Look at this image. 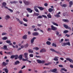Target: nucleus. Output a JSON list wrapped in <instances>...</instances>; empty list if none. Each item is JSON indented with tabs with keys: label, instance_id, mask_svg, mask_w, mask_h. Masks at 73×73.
Listing matches in <instances>:
<instances>
[{
	"label": "nucleus",
	"instance_id": "nucleus-1",
	"mask_svg": "<svg viewBox=\"0 0 73 73\" xmlns=\"http://www.w3.org/2000/svg\"><path fill=\"white\" fill-rule=\"evenodd\" d=\"M28 53H25L24 54V55L25 56V58L26 59L23 58L22 61H28V60L29 59L28 57Z\"/></svg>",
	"mask_w": 73,
	"mask_h": 73
},
{
	"label": "nucleus",
	"instance_id": "nucleus-2",
	"mask_svg": "<svg viewBox=\"0 0 73 73\" xmlns=\"http://www.w3.org/2000/svg\"><path fill=\"white\" fill-rule=\"evenodd\" d=\"M23 1L25 5H29L30 4V2L29 1H27L25 0H24Z\"/></svg>",
	"mask_w": 73,
	"mask_h": 73
},
{
	"label": "nucleus",
	"instance_id": "nucleus-3",
	"mask_svg": "<svg viewBox=\"0 0 73 73\" xmlns=\"http://www.w3.org/2000/svg\"><path fill=\"white\" fill-rule=\"evenodd\" d=\"M6 5H7V3H6L5 2H3L2 3V8L5 7V8H6V9H7V8H8V7H6Z\"/></svg>",
	"mask_w": 73,
	"mask_h": 73
},
{
	"label": "nucleus",
	"instance_id": "nucleus-4",
	"mask_svg": "<svg viewBox=\"0 0 73 73\" xmlns=\"http://www.w3.org/2000/svg\"><path fill=\"white\" fill-rule=\"evenodd\" d=\"M51 30L53 31H56L57 30V27H54L53 25L51 26Z\"/></svg>",
	"mask_w": 73,
	"mask_h": 73
},
{
	"label": "nucleus",
	"instance_id": "nucleus-5",
	"mask_svg": "<svg viewBox=\"0 0 73 73\" xmlns=\"http://www.w3.org/2000/svg\"><path fill=\"white\" fill-rule=\"evenodd\" d=\"M35 39H36V37H34L33 38H32L31 40V44H33L34 42V41Z\"/></svg>",
	"mask_w": 73,
	"mask_h": 73
},
{
	"label": "nucleus",
	"instance_id": "nucleus-6",
	"mask_svg": "<svg viewBox=\"0 0 73 73\" xmlns=\"http://www.w3.org/2000/svg\"><path fill=\"white\" fill-rule=\"evenodd\" d=\"M27 9L29 13H32V12H33V10H31V8H27Z\"/></svg>",
	"mask_w": 73,
	"mask_h": 73
},
{
	"label": "nucleus",
	"instance_id": "nucleus-7",
	"mask_svg": "<svg viewBox=\"0 0 73 73\" xmlns=\"http://www.w3.org/2000/svg\"><path fill=\"white\" fill-rule=\"evenodd\" d=\"M66 60L67 61H69L70 62H73V60L70 59V58H66Z\"/></svg>",
	"mask_w": 73,
	"mask_h": 73
},
{
	"label": "nucleus",
	"instance_id": "nucleus-8",
	"mask_svg": "<svg viewBox=\"0 0 73 73\" xmlns=\"http://www.w3.org/2000/svg\"><path fill=\"white\" fill-rule=\"evenodd\" d=\"M46 50L44 48H42V49H41L40 52V53H42V52H46Z\"/></svg>",
	"mask_w": 73,
	"mask_h": 73
},
{
	"label": "nucleus",
	"instance_id": "nucleus-9",
	"mask_svg": "<svg viewBox=\"0 0 73 73\" xmlns=\"http://www.w3.org/2000/svg\"><path fill=\"white\" fill-rule=\"evenodd\" d=\"M50 71L51 72H56L57 71V69L56 68H55L54 69H51L50 70Z\"/></svg>",
	"mask_w": 73,
	"mask_h": 73
},
{
	"label": "nucleus",
	"instance_id": "nucleus-10",
	"mask_svg": "<svg viewBox=\"0 0 73 73\" xmlns=\"http://www.w3.org/2000/svg\"><path fill=\"white\" fill-rule=\"evenodd\" d=\"M39 33L37 32H35L33 33V36H37V35H38Z\"/></svg>",
	"mask_w": 73,
	"mask_h": 73
},
{
	"label": "nucleus",
	"instance_id": "nucleus-11",
	"mask_svg": "<svg viewBox=\"0 0 73 73\" xmlns=\"http://www.w3.org/2000/svg\"><path fill=\"white\" fill-rule=\"evenodd\" d=\"M58 57L57 56H55V58H54V61H57L58 60Z\"/></svg>",
	"mask_w": 73,
	"mask_h": 73
},
{
	"label": "nucleus",
	"instance_id": "nucleus-12",
	"mask_svg": "<svg viewBox=\"0 0 73 73\" xmlns=\"http://www.w3.org/2000/svg\"><path fill=\"white\" fill-rule=\"evenodd\" d=\"M3 70H5V72L6 73H8V68H5L3 69Z\"/></svg>",
	"mask_w": 73,
	"mask_h": 73
},
{
	"label": "nucleus",
	"instance_id": "nucleus-13",
	"mask_svg": "<svg viewBox=\"0 0 73 73\" xmlns=\"http://www.w3.org/2000/svg\"><path fill=\"white\" fill-rule=\"evenodd\" d=\"M5 18L6 20H8V19L10 18V16H9L8 15H7L6 16Z\"/></svg>",
	"mask_w": 73,
	"mask_h": 73
},
{
	"label": "nucleus",
	"instance_id": "nucleus-14",
	"mask_svg": "<svg viewBox=\"0 0 73 73\" xmlns=\"http://www.w3.org/2000/svg\"><path fill=\"white\" fill-rule=\"evenodd\" d=\"M60 6L62 7H64V8H66V7H67V5L66 4H64V5H60Z\"/></svg>",
	"mask_w": 73,
	"mask_h": 73
},
{
	"label": "nucleus",
	"instance_id": "nucleus-15",
	"mask_svg": "<svg viewBox=\"0 0 73 73\" xmlns=\"http://www.w3.org/2000/svg\"><path fill=\"white\" fill-rule=\"evenodd\" d=\"M37 8H38L41 11H42L43 10H44V8L43 7H37Z\"/></svg>",
	"mask_w": 73,
	"mask_h": 73
},
{
	"label": "nucleus",
	"instance_id": "nucleus-16",
	"mask_svg": "<svg viewBox=\"0 0 73 73\" xmlns=\"http://www.w3.org/2000/svg\"><path fill=\"white\" fill-rule=\"evenodd\" d=\"M29 52L30 53H33V50L31 49H29L28 50Z\"/></svg>",
	"mask_w": 73,
	"mask_h": 73
},
{
	"label": "nucleus",
	"instance_id": "nucleus-17",
	"mask_svg": "<svg viewBox=\"0 0 73 73\" xmlns=\"http://www.w3.org/2000/svg\"><path fill=\"white\" fill-rule=\"evenodd\" d=\"M18 58L20 60L23 59V56L21 55H20L19 56Z\"/></svg>",
	"mask_w": 73,
	"mask_h": 73
},
{
	"label": "nucleus",
	"instance_id": "nucleus-18",
	"mask_svg": "<svg viewBox=\"0 0 73 73\" xmlns=\"http://www.w3.org/2000/svg\"><path fill=\"white\" fill-rule=\"evenodd\" d=\"M47 16L48 17V18H52V16H51V15H50V13H49L47 15Z\"/></svg>",
	"mask_w": 73,
	"mask_h": 73
},
{
	"label": "nucleus",
	"instance_id": "nucleus-19",
	"mask_svg": "<svg viewBox=\"0 0 73 73\" xmlns=\"http://www.w3.org/2000/svg\"><path fill=\"white\" fill-rule=\"evenodd\" d=\"M34 16H38L39 15V13H35L33 14Z\"/></svg>",
	"mask_w": 73,
	"mask_h": 73
},
{
	"label": "nucleus",
	"instance_id": "nucleus-20",
	"mask_svg": "<svg viewBox=\"0 0 73 73\" xmlns=\"http://www.w3.org/2000/svg\"><path fill=\"white\" fill-rule=\"evenodd\" d=\"M53 11V9L50 8L48 9V12H52Z\"/></svg>",
	"mask_w": 73,
	"mask_h": 73
},
{
	"label": "nucleus",
	"instance_id": "nucleus-21",
	"mask_svg": "<svg viewBox=\"0 0 73 73\" xmlns=\"http://www.w3.org/2000/svg\"><path fill=\"white\" fill-rule=\"evenodd\" d=\"M37 61L39 64H41V63H42V61L40 60H37Z\"/></svg>",
	"mask_w": 73,
	"mask_h": 73
},
{
	"label": "nucleus",
	"instance_id": "nucleus-22",
	"mask_svg": "<svg viewBox=\"0 0 73 73\" xmlns=\"http://www.w3.org/2000/svg\"><path fill=\"white\" fill-rule=\"evenodd\" d=\"M46 44H47V45H50L51 44V42H50V41H47L46 42Z\"/></svg>",
	"mask_w": 73,
	"mask_h": 73
},
{
	"label": "nucleus",
	"instance_id": "nucleus-23",
	"mask_svg": "<svg viewBox=\"0 0 73 73\" xmlns=\"http://www.w3.org/2000/svg\"><path fill=\"white\" fill-rule=\"evenodd\" d=\"M52 46H55V47H56L57 46V45L56 44H54V43H53L52 44Z\"/></svg>",
	"mask_w": 73,
	"mask_h": 73
},
{
	"label": "nucleus",
	"instance_id": "nucleus-24",
	"mask_svg": "<svg viewBox=\"0 0 73 73\" xmlns=\"http://www.w3.org/2000/svg\"><path fill=\"white\" fill-rule=\"evenodd\" d=\"M64 28H65L66 29H68V26L67 25H66L65 24L64 25Z\"/></svg>",
	"mask_w": 73,
	"mask_h": 73
},
{
	"label": "nucleus",
	"instance_id": "nucleus-25",
	"mask_svg": "<svg viewBox=\"0 0 73 73\" xmlns=\"http://www.w3.org/2000/svg\"><path fill=\"white\" fill-rule=\"evenodd\" d=\"M50 50H51V51H52V52H55V53H56L57 52V51L54 50V49H53V48H51L50 49Z\"/></svg>",
	"mask_w": 73,
	"mask_h": 73
},
{
	"label": "nucleus",
	"instance_id": "nucleus-26",
	"mask_svg": "<svg viewBox=\"0 0 73 73\" xmlns=\"http://www.w3.org/2000/svg\"><path fill=\"white\" fill-rule=\"evenodd\" d=\"M33 49H34V50H37L39 49V48L37 47H35L33 48Z\"/></svg>",
	"mask_w": 73,
	"mask_h": 73
},
{
	"label": "nucleus",
	"instance_id": "nucleus-27",
	"mask_svg": "<svg viewBox=\"0 0 73 73\" xmlns=\"http://www.w3.org/2000/svg\"><path fill=\"white\" fill-rule=\"evenodd\" d=\"M3 49H4V50H7V46L4 45L3 46Z\"/></svg>",
	"mask_w": 73,
	"mask_h": 73
},
{
	"label": "nucleus",
	"instance_id": "nucleus-28",
	"mask_svg": "<svg viewBox=\"0 0 73 73\" xmlns=\"http://www.w3.org/2000/svg\"><path fill=\"white\" fill-rule=\"evenodd\" d=\"M6 8H7V9L8 10H9V11H10V12H11L12 13V12H13V10L10 9H9L8 8V7H6Z\"/></svg>",
	"mask_w": 73,
	"mask_h": 73
},
{
	"label": "nucleus",
	"instance_id": "nucleus-29",
	"mask_svg": "<svg viewBox=\"0 0 73 73\" xmlns=\"http://www.w3.org/2000/svg\"><path fill=\"white\" fill-rule=\"evenodd\" d=\"M20 63V62L19 61H17L16 62H15V65H17Z\"/></svg>",
	"mask_w": 73,
	"mask_h": 73
},
{
	"label": "nucleus",
	"instance_id": "nucleus-30",
	"mask_svg": "<svg viewBox=\"0 0 73 73\" xmlns=\"http://www.w3.org/2000/svg\"><path fill=\"white\" fill-rule=\"evenodd\" d=\"M62 46H66V45H67L66 43H63L62 44Z\"/></svg>",
	"mask_w": 73,
	"mask_h": 73
},
{
	"label": "nucleus",
	"instance_id": "nucleus-31",
	"mask_svg": "<svg viewBox=\"0 0 73 73\" xmlns=\"http://www.w3.org/2000/svg\"><path fill=\"white\" fill-rule=\"evenodd\" d=\"M27 35H25L24 36H23V39H27Z\"/></svg>",
	"mask_w": 73,
	"mask_h": 73
},
{
	"label": "nucleus",
	"instance_id": "nucleus-32",
	"mask_svg": "<svg viewBox=\"0 0 73 73\" xmlns=\"http://www.w3.org/2000/svg\"><path fill=\"white\" fill-rule=\"evenodd\" d=\"M14 57H15V60H17L18 58V55H14Z\"/></svg>",
	"mask_w": 73,
	"mask_h": 73
},
{
	"label": "nucleus",
	"instance_id": "nucleus-33",
	"mask_svg": "<svg viewBox=\"0 0 73 73\" xmlns=\"http://www.w3.org/2000/svg\"><path fill=\"white\" fill-rule=\"evenodd\" d=\"M52 64V62H49L48 63H45L44 64L45 65H49V64Z\"/></svg>",
	"mask_w": 73,
	"mask_h": 73
},
{
	"label": "nucleus",
	"instance_id": "nucleus-34",
	"mask_svg": "<svg viewBox=\"0 0 73 73\" xmlns=\"http://www.w3.org/2000/svg\"><path fill=\"white\" fill-rule=\"evenodd\" d=\"M42 17L41 15H39V16H38L37 17V19H41Z\"/></svg>",
	"mask_w": 73,
	"mask_h": 73
},
{
	"label": "nucleus",
	"instance_id": "nucleus-35",
	"mask_svg": "<svg viewBox=\"0 0 73 73\" xmlns=\"http://www.w3.org/2000/svg\"><path fill=\"white\" fill-rule=\"evenodd\" d=\"M17 3V2L15 1L13 2H10V3H11V4H13V3H14V4H16V3Z\"/></svg>",
	"mask_w": 73,
	"mask_h": 73
},
{
	"label": "nucleus",
	"instance_id": "nucleus-36",
	"mask_svg": "<svg viewBox=\"0 0 73 73\" xmlns=\"http://www.w3.org/2000/svg\"><path fill=\"white\" fill-rule=\"evenodd\" d=\"M52 23H53V24L54 25H56V26H57V27H58V24L54 22H53Z\"/></svg>",
	"mask_w": 73,
	"mask_h": 73
},
{
	"label": "nucleus",
	"instance_id": "nucleus-37",
	"mask_svg": "<svg viewBox=\"0 0 73 73\" xmlns=\"http://www.w3.org/2000/svg\"><path fill=\"white\" fill-rule=\"evenodd\" d=\"M61 70H64V71H65V72H66L67 71V70H66L65 69V68H62Z\"/></svg>",
	"mask_w": 73,
	"mask_h": 73
},
{
	"label": "nucleus",
	"instance_id": "nucleus-38",
	"mask_svg": "<svg viewBox=\"0 0 73 73\" xmlns=\"http://www.w3.org/2000/svg\"><path fill=\"white\" fill-rule=\"evenodd\" d=\"M6 42L7 43H8V44H10L11 42V41L8 40H7Z\"/></svg>",
	"mask_w": 73,
	"mask_h": 73
},
{
	"label": "nucleus",
	"instance_id": "nucleus-39",
	"mask_svg": "<svg viewBox=\"0 0 73 73\" xmlns=\"http://www.w3.org/2000/svg\"><path fill=\"white\" fill-rule=\"evenodd\" d=\"M7 36H5L2 38L3 40H7Z\"/></svg>",
	"mask_w": 73,
	"mask_h": 73
},
{
	"label": "nucleus",
	"instance_id": "nucleus-40",
	"mask_svg": "<svg viewBox=\"0 0 73 73\" xmlns=\"http://www.w3.org/2000/svg\"><path fill=\"white\" fill-rule=\"evenodd\" d=\"M68 32V30H65L63 32V33H65H65H67Z\"/></svg>",
	"mask_w": 73,
	"mask_h": 73
},
{
	"label": "nucleus",
	"instance_id": "nucleus-41",
	"mask_svg": "<svg viewBox=\"0 0 73 73\" xmlns=\"http://www.w3.org/2000/svg\"><path fill=\"white\" fill-rule=\"evenodd\" d=\"M2 65H4V66H6V63L5 62H3L2 63Z\"/></svg>",
	"mask_w": 73,
	"mask_h": 73
},
{
	"label": "nucleus",
	"instance_id": "nucleus-42",
	"mask_svg": "<svg viewBox=\"0 0 73 73\" xmlns=\"http://www.w3.org/2000/svg\"><path fill=\"white\" fill-rule=\"evenodd\" d=\"M56 53H57V54H59L60 55H61V53L60 52H59V51H57L56 52Z\"/></svg>",
	"mask_w": 73,
	"mask_h": 73
},
{
	"label": "nucleus",
	"instance_id": "nucleus-43",
	"mask_svg": "<svg viewBox=\"0 0 73 73\" xmlns=\"http://www.w3.org/2000/svg\"><path fill=\"white\" fill-rule=\"evenodd\" d=\"M66 13H66V12L65 13H63V16H65V15H66Z\"/></svg>",
	"mask_w": 73,
	"mask_h": 73
},
{
	"label": "nucleus",
	"instance_id": "nucleus-44",
	"mask_svg": "<svg viewBox=\"0 0 73 73\" xmlns=\"http://www.w3.org/2000/svg\"><path fill=\"white\" fill-rule=\"evenodd\" d=\"M67 45H68V46H70V42H67Z\"/></svg>",
	"mask_w": 73,
	"mask_h": 73
},
{
	"label": "nucleus",
	"instance_id": "nucleus-45",
	"mask_svg": "<svg viewBox=\"0 0 73 73\" xmlns=\"http://www.w3.org/2000/svg\"><path fill=\"white\" fill-rule=\"evenodd\" d=\"M55 16H56L57 17H60V15L58 14H57Z\"/></svg>",
	"mask_w": 73,
	"mask_h": 73
},
{
	"label": "nucleus",
	"instance_id": "nucleus-46",
	"mask_svg": "<svg viewBox=\"0 0 73 73\" xmlns=\"http://www.w3.org/2000/svg\"><path fill=\"white\" fill-rule=\"evenodd\" d=\"M51 29H50V28H48V29H47V31L48 32H50L51 31Z\"/></svg>",
	"mask_w": 73,
	"mask_h": 73
},
{
	"label": "nucleus",
	"instance_id": "nucleus-47",
	"mask_svg": "<svg viewBox=\"0 0 73 73\" xmlns=\"http://www.w3.org/2000/svg\"><path fill=\"white\" fill-rule=\"evenodd\" d=\"M23 21H25V22H28V20L27 19H26L25 18H24L23 19Z\"/></svg>",
	"mask_w": 73,
	"mask_h": 73
},
{
	"label": "nucleus",
	"instance_id": "nucleus-48",
	"mask_svg": "<svg viewBox=\"0 0 73 73\" xmlns=\"http://www.w3.org/2000/svg\"><path fill=\"white\" fill-rule=\"evenodd\" d=\"M29 56L30 57H33V54H31L29 55Z\"/></svg>",
	"mask_w": 73,
	"mask_h": 73
},
{
	"label": "nucleus",
	"instance_id": "nucleus-49",
	"mask_svg": "<svg viewBox=\"0 0 73 73\" xmlns=\"http://www.w3.org/2000/svg\"><path fill=\"white\" fill-rule=\"evenodd\" d=\"M14 57H15V55H11L10 57V58H13Z\"/></svg>",
	"mask_w": 73,
	"mask_h": 73
},
{
	"label": "nucleus",
	"instance_id": "nucleus-50",
	"mask_svg": "<svg viewBox=\"0 0 73 73\" xmlns=\"http://www.w3.org/2000/svg\"><path fill=\"white\" fill-rule=\"evenodd\" d=\"M69 4L71 5H73V2H72V1H70V2L69 3Z\"/></svg>",
	"mask_w": 73,
	"mask_h": 73
},
{
	"label": "nucleus",
	"instance_id": "nucleus-51",
	"mask_svg": "<svg viewBox=\"0 0 73 73\" xmlns=\"http://www.w3.org/2000/svg\"><path fill=\"white\" fill-rule=\"evenodd\" d=\"M19 23L20 24H23V22L22 21H20L19 22Z\"/></svg>",
	"mask_w": 73,
	"mask_h": 73
},
{
	"label": "nucleus",
	"instance_id": "nucleus-52",
	"mask_svg": "<svg viewBox=\"0 0 73 73\" xmlns=\"http://www.w3.org/2000/svg\"><path fill=\"white\" fill-rule=\"evenodd\" d=\"M42 17H44V18H45L46 19H47V17L46 16V15H42Z\"/></svg>",
	"mask_w": 73,
	"mask_h": 73
},
{
	"label": "nucleus",
	"instance_id": "nucleus-53",
	"mask_svg": "<svg viewBox=\"0 0 73 73\" xmlns=\"http://www.w3.org/2000/svg\"><path fill=\"white\" fill-rule=\"evenodd\" d=\"M66 36H67V37H70V35H68L67 34H66L65 35Z\"/></svg>",
	"mask_w": 73,
	"mask_h": 73
},
{
	"label": "nucleus",
	"instance_id": "nucleus-54",
	"mask_svg": "<svg viewBox=\"0 0 73 73\" xmlns=\"http://www.w3.org/2000/svg\"><path fill=\"white\" fill-rule=\"evenodd\" d=\"M7 35V33H3L2 34V36H3V35Z\"/></svg>",
	"mask_w": 73,
	"mask_h": 73
},
{
	"label": "nucleus",
	"instance_id": "nucleus-55",
	"mask_svg": "<svg viewBox=\"0 0 73 73\" xmlns=\"http://www.w3.org/2000/svg\"><path fill=\"white\" fill-rule=\"evenodd\" d=\"M44 5L45 7H47V6H48V3H45L44 4Z\"/></svg>",
	"mask_w": 73,
	"mask_h": 73
},
{
	"label": "nucleus",
	"instance_id": "nucleus-56",
	"mask_svg": "<svg viewBox=\"0 0 73 73\" xmlns=\"http://www.w3.org/2000/svg\"><path fill=\"white\" fill-rule=\"evenodd\" d=\"M36 57H37V58H41V56H37L36 55L35 56Z\"/></svg>",
	"mask_w": 73,
	"mask_h": 73
},
{
	"label": "nucleus",
	"instance_id": "nucleus-57",
	"mask_svg": "<svg viewBox=\"0 0 73 73\" xmlns=\"http://www.w3.org/2000/svg\"><path fill=\"white\" fill-rule=\"evenodd\" d=\"M16 19L18 22L20 21V19H19L16 18Z\"/></svg>",
	"mask_w": 73,
	"mask_h": 73
},
{
	"label": "nucleus",
	"instance_id": "nucleus-58",
	"mask_svg": "<svg viewBox=\"0 0 73 73\" xmlns=\"http://www.w3.org/2000/svg\"><path fill=\"white\" fill-rule=\"evenodd\" d=\"M25 68V66L24 65L23 66V67L21 68V69H24V68Z\"/></svg>",
	"mask_w": 73,
	"mask_h": 73
},
{
	"label": "nucleus",
	"instance_id": "nucleus-59",
	"mask_svg": "<svg viewBox=\"0 0 73 73\" xmlns=\"http://www.w3.org/2000/svg\"><path fill=\"white\" fill-rule=\"evenodd\" d=\"M58 66L60 68H62L63 67V66L61 65H58Z\"/></svg>",
	"mask_w": 73,
	"mask_h": 73
},
{
	"label": "nucleus",
	"instance_id": "nucleus-60",
	"mask_svg": "<svg viewBox=\"0 0 73 73\" xmlns=\"http://www.w3.org/2000/svg\"><path fill=\"white\" fill-rule=\"evenodd\" d=\"M35 11H36V12H38V13H39V12L38 11V9H36V10H35Z\"/></svg>",
	"mask_w": 73,
	"mask_h": 73
},
{
	"label": "nucleus",
	"instance_id": "nucleus-61",
	"mask_svg": "<svg viewBox=\"0 0 73 73\" xmlns=\"http://www.w3.org/2000/svg\"><path fill=\"white\" fill-rule=\"evenodd\" d=\"M18 73H23V71H22V70H20Z\"/></svg>",
	"mask_w": 73,
	"mask_h": 73
},
{
	"label": "nucleus",
	"instance_id": "nucleus-62",
	"mask_svg": "<svg viewBox=\"0 0 73 73\" xmlns=\"http://www.w3.org/2000/svg\"><path fill=\"white\" fill-rule=\"evenodd\" d=\"M34 9H35V10H36V9H37V7H36V6H35Z\"/></svg>",
	"mask_w": 73,
	"mask_h": 73
},
{
	"label": "nucleus",
	"instance_id": "nucleus-63",
	"mask_svg": "<svg viewBox=\"0 0 73 73\" xmlns=\"http://www.w3.org/2000/svg\"><path fill=\"white\" fill-rule=\"evenodd\" d=\"M70 68H73V65H70Z\"/></svg>",
	"mask_w": 73,
	"mask_h": 73
},
{
	"label": "nucleus",
	"instance_id": "nucleus-64",
	"mask_svg": "<svg viewBox=\"0 0 73 73\" xmlns=\"http://www.w3.org/2000/svg\"><path fill=\"white\" fill-rule=\"evenodd\" d=\"M25 46L26 47H28V44H27L25 45Z\"/></svg>",
	"mask_w": 73,
	"mask_h": 73
}]
</instances>
